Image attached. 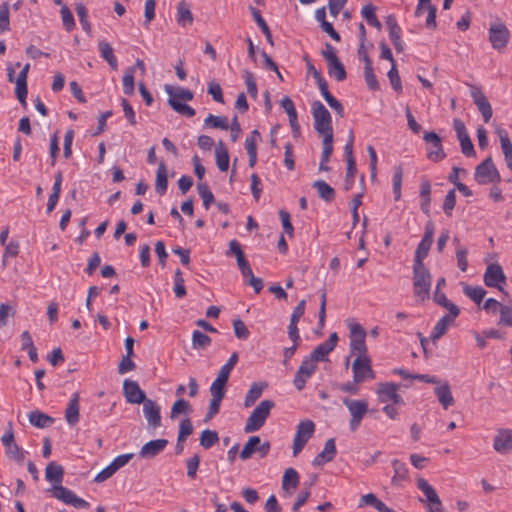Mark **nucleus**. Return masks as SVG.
<instances>
[{
  "label": "nucleus",
  "instance_id": "obj_51",
  "mask_svg": "<svg viewBox=\"0 0 512 512\" xmlns=\"http://www.w3.org/2000/svg\"><path fill=\"white\" fill-rule=\"evenodd\" d=\"M227 380L223 379L222 376L216 377V379L212 382L210 386V393L212 398L223 399L225 397V385Z\"/></svg>",
  "mask_w": 512,
  "mask_h": 512
},
{
  "label": "nucleus",
  "instance_id": "obj_15",
  "mask_svg": "<svg viewBox=\"0 0 512 512\" xmlns=\"http://www.w3.org/2000/svg\"><path fill=\"white\" fill-rule=\"evenodd\" d=\"M425 142L432 146L427 151V158L433 162H439L446 157L441 138L435 132H426L423 136Z\"/></svg>",
  "mask_w": 512,
  "mask_h": 512
},
{
  "label": "nucleus",
  "instance_id": "obj_56",
  "mask_svg": "<svg viewBox=\"0 0 512 512\" xmlns=\"http://www.w3.org/2000/svg\"><path fill=\"white\" fill-rule=\"evenodd\" d=\"M204 124L221 130L229 129L228 119L224 116H215L213 114H209L204 120Z\"/></svg>",
  "mask_w": 512,
  "mask_h": 512
},
{
  "label": "nucleus",
  "instance_id": "obj_39",
  "mask_svg": "<svg viewBox=\"0 0 512 512\" xmlns=\"http://www.w3.org/2000/svg\"><path fill=\"white\" fill-rule=\"evenodd\" d=\"M375 10L376 7L374 5L366 4L361 9V15L363 18H365L369 25L375 27L377 30L380 31L382 29V24L376 17Z\"/></svg>",
  "mask_w": 512,
  "mask_h": 512
},
{
  "label": "nucleus",
  "instance_id": "obj_30",
  "mask_svg": "<svg viewBox=\"0 0 512 512\" xmlns=\"http://www.w3.org/2000/svg\"><path fill=\"white\" fill-rule=\"evenodd\" d=\"M64 470L63 467L56 462H50L45 469V478L54 485L61 484L63 480Z\"/></svg>",
  "mask_w": 512,
  "mask_h": 512
},
{
  "label": "nucleus",
  "instance_id": "obj_36",
  "mask_svg": "<svg viewBox=\"0 0 512 512\" xmlns=\"http://www.w3.org/2000/svg\"><path fill=\"white\" fill-rule=\"evenodd\" d=\"M165 91L169 95L168 99H175L178 101H191L194 97V94L192 91L186 88L178 87L174 89L170 85H165Z\"/></svg>",
  "mask_w": 512,
  "mask_h": 512
},
{
  "label": "nucleus",
  "instance_id": "obj_61",
  "mask_svg": "<svg viewBox=\"0 0 512 512\" xmlns=\"http://www.w3.org/2000/svg\"><path fill=\"white\" fill-rule=\"evenodd\" d=\"M134 67L128 68L123 75V92L126 95L134 93Z\"/></svg>",
  "mask_w": 512,
  "mask_h": 512
},
{
  "label": "nucleus",
  "instance_id": "obj_34",
  "mask_svg": "<svg viewBox=\"0 0 512 512\" xmlns=\"http://www.w3.org/2000/svg\"><path fill=\"white\" fill-rule=\"evenodd\" d=\"M265 388V383L254 382L245 396L244 406L251 407L261 397Z\"/></svg>",
  "mask_w": 512,
  "mask_h": 512
},
{
  "label": "nucleus",
  "instance_id": "obj_23",
  "mask_svg": "<svg viewBox=\"0 0 512 512\" xmlns=\"http://www.w3.org/2000/svg\"><path fill=\"white\" fill-rule=\"evenodd\" d=\"M281 106L283 107V109L286 111V113L288 115L289 123H290L291 129H292L293 136L298 137L300 135V125L298 122V116H297V111H296L294 102L292 101V99L290 97L285 96L281 100Z\"/></svg>",
  "mask_w": 512,
  "mask_h": 512
},
{
  "label": "nucleus",
  "instance_id": "obj_57",
  "mask_svg": "<svg viewBox=\"0 0 512 512\" xmlns=\"http://www.w3.org/2000/svg\"><path fill=\"white\" fill-rule=\"evenodd\" d=\"M60 7H61L60 14H61L63 26L66 31L70 32L75 28L74 16L66 4H64Z\"/></svg>",
  "mask_w": 512,
  "mask_h": 512
},
{
  "label": "nucleus",
  "instance_id": "obj_1",
  "mask_svg": "<svg viewBox=\"0 0 512 512\" xmlns=\"http://www.w3.org/2000/svg\"><path fill=\"white\" fill-rule=\"evenodd\" d=\"M274 406L275 403L272 400L267 399L261 401L248 417L244 431L251 433L260 430L264 426Z\"/></svg>",
  "mask_w": 512,
  "mask_h": 512
},
{
  "label": "nucleus",
  "instance_id": "obj_4",
  "mask_svg": "<svg viewBox=\"0 0 512 512\" xmlns=\"http://www.w3.org/2000/svg\"><path fill=\"white\" fill-rule=\"evenodd\" d=\"M342 402L351 415L349 428L352 432H355L360 427L364 416L368 412V402L365 399L350 398H344Z\"/></svg>",
  "mask_w": 512,
  "mask_h": 512
},
{
  "label": "nucleus",
  "instance_id": "obj_53",
  "mask_svg": "<svg viewBox=\"0 0 512 512\" xmlns=\"http://www.w3.org/2000/svg\"><path fill=\"white\" fill-rule=\"evenodd\" d=\"M168 104L171 108L177 113L184 115L186 117H193L195 115V110L189 106L188 104L182 103L175 99H168Z\"/></svg>",
  "mask_w": 512,
  "mask_h": 512
},
{
  "label": "nucleus",
  "instance_id": "obj_43",
  "mask_svg": "<svg viewBox=\"0 0 512 512\" xmlns=\"http://www.w3.org/2000/svg\"><path fill=\"white\" fill-rule=\"evenodd\" d=\"M433 299L438 305L447 309L452 315H454V316L459 315V313H460L459 308L457 307V305H455L454 303H452L451 301H449L447 299L444 292L435 291Z\"/></svg>",
  "mask_w": 512,
  "mask_h": 512
},
{
  "label": "nucleus",
  "instance_id": "obj_25",
  "mask_svg": "<svg viewBox=\"0 0 512 512\" xmlns=\"http://www.w3.org/2000/svg\"><path fill=\"white\" fill-rule=\"evenodd\" d=\"M386 25L389 30V37L394 45L397 52H402L404 47L401 40V28L397 23L396 17L394 15H388L386 17Z\"/></svg>",
  "mask_w": 512,
  "mask_h": 512
},
{
  "label": "nucleus",
  "instance_id": "obj_29",
  "mask_svg": "<svg viewBox=\"0 0 512 512\" xmlns=\"http://www.w3.org/2000/svg\"><path fill=\"white\" fill-rule=\"evenodd\" d=\"M457 317L458 316H454L450 312L449 314L444 315L434 326L431 333V339L433 341L440 339Z\"/></svg>",
  "mask_w": 512,
  "mask_h": 512
},
{
  "label": "nucleus",
  "instance_id": "obj_54",
  "mask_svg": "<svg viewBox=\"0 0 512 512\" xmlns=\"http://www.w3.org/2000/svg\"><path fill=\"white\" fill-rule=\"evenodd\" d=\"M402 180H403V168L402 166H396L394 168V174H393V193L394 198L396 201H399L401 198V186H402Z\"/></svg>",
  "mask_w": 512,
  "mask_h": 512
},
{
  "label": "nucleus",
  "instance_id": "obj_17",
  "mask_svg": "<svg viewBox=\"0 0 512 512\" xmlns=\"http://www.w3.org/2000/svg\"><path fill=\"white\" fill-rule=\"evenodd\" d=\"M123 393L126 401L130 404H141L148 400L139 384L129 379L124 380Z\"/></svg>",
  "mask_w": 512,
  "mask_h": 512
},
{
  "label": "nucleus",
  "instance_id": "obj_49",
  "mask_svg": "<svg viewBox=\"0 0 512 512\" xmlns=\"http://www.w3.org/2000/svg\"><path fill=\"white\" fill-rule=\"evenodd\" d=\"M192 411L191 405L183 398H179L171 407L170 418L174 419L180 414H187Z\"/></svg>",
  "mask_w": 512,
  "mask_h": 512
},
{
  "label": "nucleus",
  "instance_id": "obj_28",
  "mask_svg": "<svg viewBox=\"0 0 512 512\" xmlns=\"http://www.w3.org/2000/svg\"><path fill=\"white\" fill-rule=\"evenodd\" d=\"M434 393L444 409H448V407L454 404V398L448 382L435 387Z\"/></svg>",
  "mask_w": 512,
  "mask_h": 512
},
{
  "label": "nucleus",
  "instance_id": "obj_27",
  "mask_svg": "<svg viewBox=\"0 0 512 512\" xmlns=\"http://www.w3.org/2000/svg\"><path fill=\"white\" fill-rule=\"evenodd\" d=\"M79 393L75 392L65 409V419L70 426H74L79 422Z\"/></svg>",
  "mask_w": 512,
  "mask_h": 512
},
{
  "label": "nucleus",
  "instance_id": "obj_6",
  "mask_svg": "<svg viewBox=\"0 0 512 512\" xmlns=\"http://www.w3.org/2000/svg\"><path fill=\"white\" fill-rule=\"evenodd\" d=\"M488 32L491 46L498 52L504 51L510 40V31L506 25L500 21L491 23Z\"/></svg>",
  "mask_w": 512,
  "mask_h": 512
},
{
  "label": "nucleus",
  "instance_id": "obj_22",
  "mask_svg": "<svg viewBox=\"0 0 512 512\" xmlns=\"http://www.w3.org/2000/svg\"><path fill=\"white\" fill-rule=\"evenodd\" d=\"M168 440L156 439L145 443L139 452L141 458L151 459L159 455L167 446Z\"/></svg>",
  "mask_w": 512,
  "mask_h": 512
},
{
  "label": "nucleus",
  "instance_id": "obj_35",
  "mask_svg": "<svg viewBox=\"0 0 512 512\" xmlns=\"http://www.w3.org/2000/svg\"><path fill=\"white\" fill-rule=\"evenodd\" d=\"M249 10L251 12V15H252L254 21L257 23V25L261 29L262 33L265 35L267 41L270 43V45H273L274 42H273V38H272V33H271L270 28L267 25L266 21L262 17L260 10H258L257 8H255L253 6H250Z\"/></svg>",
  "mask_w": 512,
  "mask_h": 512
},
{
  "label": "nucleus",
  "instance_id": "obj_60",
  "mask_svg": "<svg viewBox=\"0 0 512 512\" xmlns=\"http://www.w3.org/2000/svg\"><path fill=\"white\" fill-rule=\"evenodd\" d=\"M238 362V353L234 352L229 357L228 361L220 368L218 376H222L223 379H229L230 373Z\"/></svg>",
  "mask_w": 512,
  "mask_h": 512
},
{
  "label": "nucleus",
  "instance_id": "obj_33",
  "mask_svg": "<svg viewBox=\"0 0 512 512\" xmlns=\"http://www.w3.org/2000/svg\"><path fill=\"white\" fill-rule=\"evenodd\" d=\"M168 187V179H167V168L163 161H161L158 165L157 173H156V183L155 189L156 192L160 195L166 193Z\"/></svg>",
  "mask_w": 512,
  "mask_h": 512
},
{
  "label": "nucleus",
  "instance_id": "obj_42",
  "mask_svg": "<svg viewBox=\"0 0 512 512\" xmlns=\"http://www.w3.org/2000/svg\"><path fill=\"white\" fill-rule=\"evenodd\" d=\"M177 21L178 23L185 27L187 24H192L193 22V15L189 8V5L182 1L179 3L177 8Z\"/></svg>",
  "mask_w": 512,
  "mask_h": 512
},
{
  "label": "nucleus",
  "instance_id": "obj_16",
  "mask_svg": "<svg viewBox=\"0 0 512 512\" xmlns=\"http://www.w3.org/2000/svg\"><path fill=\"white\" fill-rule=\"evenodd\" d=\"M143 414L149 430H156L161 426L160 406L152 399L143 403Z\"/></svg>",
  "mask_w": 512,
  "mask_h": 512
},
{
  "label": "nucleus",
  "instance_id": "obj_13",
  "mask_svg": "<svg viewBox=\"0 0 512 512\" xmlns=\"http://www.w3.org/2000/svg\"><path fill=\"white\" fill-rule=\"evenodd\" d=\"M417 487L424 493L427 501L429 502L428 512H444L442 502L438 494L426 479L418 478Z\"/></svg>",
  "mask_w": 512,
  "mask_h": 512
},
{
  "label": "nucleus",
  "instance_id": "obj_14",
  "mask_svg": "<svg viewBox=\"0 0 512 512\" xmlns=\"http://www.w3.org/2000/svg\"><path fill=\"white\" fill-rule=\"evenodd\" d=\"M317 364L312 359L305 358L299 366L293 384L298 391H302L305 388L308 379L315 373Z\"/></svg>",
  "mask_w": 512,
  "mask_h": 512
},
{
  "label": "nucleus",
  "instance_id": "obj_24",
  "mask_svg": "<svg viewBox=\"0 0 512 512\" xmlns=\"http://www.w3.org/2000/svg\"><path fill=\"white\" fill-rule=\"evenodd\" d=\"M337 453L335 439L330 438L325 442L324 449L313 459V466L319 467L331 462Z\"/></svg>",
  "mask_w": 512,
  "mask_h": 512
},
{
  "label": "nucleus",
  "instance_id": "obj_59",
  "mask_svg": "<svg viewBox=\"0 0 512 512\" xmlns=\"http://www.w3.org/2000/svg\"><path fill=\"white\" fill-rule=\"evenodd\" d=\"M197 191H198L199 196L203 200V205H204L205 209H209L210 204L212 202H214L215 199H214V195L211 192L208 184L199 183L197 185Z\"/></svg>",
  "mask_w": 512,
  "mask_h": 512
},
{
  "label": "nucleus",
  "instance_id": "obj_58",
  "mask_svg": "<svg viewBox=\"0 0 512 512\" xmlns=\"http://www.w3.org/2000/svg\"><path fill=\"white\" fill-rule=\"evenodd\" d=\"M10 30L9 3L0 4V33Z\"/></svg>",
  "mask_w": 512,
  "mask_h": 512
},
{
  "label": "nucleus",
  "instance_id": "obj_8",
  "mask_svg": "<svg viewBox=\"0 0 512 512\" xmlns=\"http://www.w3.org/2000/svg\"><path fill=\"white\" fill-rule=\"evenodd\" d=\"M314 431L315 424L312 420H303L298 424L293 440V456H297L302 451Z\"/></svg>",
  "mask_w": 512,
  "mask_h": 512
},
{
  "label": "nucleus",
  "instance_id": "obj_31",
  "mask_svg": "<svg viewBox=\"0 0 512 512\" xmlns=\"http://www.w3.org/2000/svg\"><path fill=\"white\" fill-rule=\"evenodd\" d=\"M98 48L101 57L107 61V63L113 70H116L118 67V61L116 56L114 55V50L112 46L108 42L102 40L99 41Z\"/></svg>",
  "mask_w": 512,
  "mask_h": 512
},
{
  "label": "nucleus",
  "instance_id": "obj_32",
  "mask_svg": "<svg viewBox=\"0 0 512 512\" xmlns=\"http://www.w3.org/2000/svg\"><path fill=\"white\" fill-rule=\"evenodd\" d=\"M216 165L218 169L225 172L229 168V153L222 141H219L215 149Z\"/></svg>",
  "mask_w": 512,
  "mask_h": 512
},
{
  "label": "nucleus",
  "instance_id": "obj_21",
  "mask_svg": "<svg viewBox=\"0 0 512 512\" xmlns=\"http://www.w3.org/2000/svg\"><path fill=\"white\" fill-rule=\"evenodd\" d=\"M238 267L243 277L248 278L247 284L251 286L256 294H259L263 289V280L255 277L249 262L245 259L237 262Z\"/></svg>",
  "mask_w": 512,
  "mask_h": 512
},
{
  "label": "nucleus",
  "instance_id": "obj_5",
  "mask_svg": "<svg viewBox=\"0 0 512 512\" xmlns=\"http://www.w3.org/2000/svg\"><path fill=\"white\" fill-rule=\"evenodd\" d=\"M350 330V352L356 357H369L365 343L366 331L358 323L349 324Z\"/></svg>",
  "mask_w": 512,
  "mask_h": 512
},
{
  "label": "nucleus",
  "instance_id": "obj_52",
  "mask_svg": "<svg viewBox=\"0 0 512 512\" xmlns=\"http://www.w3.org/2000/svg\"><path fill=\"white\" fill-rule=\"evenodd\" d=\"M431 243L427 241H422L418 244V247L415 251L414 264L413 266H425L423 263L424 258L427 257L428 252L431 248Z\"/></svg>",
  "mask_w": 512,
  "mask_h": 512
},
{
  "label": "nucleus",
  "instance_id": "obj_7",
  "mask_svg": "<svg viewBox=\"0 0 512 512\" xmlns=\"http://www.w3.org/2000/svg\"><path fill=\"white\" fill-rule=\"evenodd\" d=\"M474 178L479 184H488L500 181V174L491 157L486 158L476 166Z\"/></svg>",
  "mask_w": 512,
  "mask_h": 512
},
{
  "label": "nucleus",
  "instance_id": "obj_50",
  "mask_svg": "<svg viewBox=\"0 0 512 512\" xmlns=\"http://www.w3.org/2000/svg\"><path fill=\"white\" fill-rule=\"evenodd\" d=\"M260 442L261 440L259 436L250 437L240 452V458L242 460L249 459L252 454L257 451V446L260 444Z\"/></svg>",
  "mask_w": 512,
  "mask_h": 512
},
{
  "label": "nucleus",
  "instance_id": "obj_19",
  "mask_svg": "<svg viewBox=\"0 0 512 512\" xmlns=\"http://www.w3.org/2000/svg\"><path fill=\"white\" fill-rule=\"evenodd\" d=\"M483 280L487 287H495L502 291L500 284L506 282V276L499 264H490L486 268Z\"/></svg>",
  "mask_w": 512,
  "mask_h": 512
},
{
  "label": "nucleus",
  "instance_id": "obj_62",
  "mask_svg": "<svg viewBox=\"0 0 512 512\" xmlns=\"http://www.w3.org/2000/svg\"><path fill=\"white\" fill-rule=\"evenodd\" d=\"M243 77L245 80L248 94L252 98L256 99L257 95H258V90H257V85H256V81H255V77H254L253 73L248 70H245Z\"/></svg>",
  "mask_w": 512,
  "mask_h": 512
},
{
  "label": "nucleus",
  "instance_id": "obj_44",
  "mask_svg": "<svg viewBox=\"0 0 512 512\" xmlns=\"http://www.w3.org/2000/svg\"><path fill=\"white\" fill-rule=\"evenodd\" d=\"M364 78L370 90L377 91L379 89V83L374 73L371 59H366V65H364Z\"/></svg>",
  "mask_w": 512,
  "mask_h": 512
},
{
  "label": "nucleus",
  "instance_id": "obj_37",
  "mask_svg": "<svg viewBox=\"0 0 512 512\" xmlns=\"http://www.w3.org/2000/svg\"><path fill=\"white\" fill-rule=\"evenodd\" d=\"M29 422L35 427L46 428L53 424L54 419L40 411H32L29 414Z\"/></svg>",
  "mask_w": 512,
  "mask_h": 512
},
{
  "label": "nucleus",
  "instance_id": "obj_41",
  "mask_svg": "<svg viewBox=\"0 0 512 512\" xmlns=\"http://www.w3.org/2000/svg\"><path fill=\"white\" fill-rule=\"evenodd\" d=\"M299 484V474L294 468H288L285 470L282 479V488L284 491H288L290 488L295 489Z\"/></svg>",
  "mask_w": 512,
  "mask_h": 512
},
{
  "label": "nucleus",
  "instance_id": "obj_10",
  "mask_svg": "<svg viewBox=\"0 0 512 512\" xmlns=\"http://www.w3.org/2000/svg\"><path fill=\"white\" fill-rule=\"evenodd\" d=\"M353 380L361 383L375 378V372L372 369L370 357H356L352 363Z\"/></svg>",
  "mask_w": 512,
  "mask_h": 512
},
{
  "label": "nucleus",
  "instance_id": "obj_47",
  "mask_svg": "<svg viewBox=\"0 0 512 512\" xmlns=\"http://www.w3.org/2000/svg\"><path fill=\"white\" fill-rule=\"evenodd\" d=\"M219 441L218 433L214 430L205 429L200 436V445L204 449H210Z\"/></svg>",
  "mask_w": 512,
  "mask_h": 512
},
{
  "label": "nucleus",
  "instance_id": "obj_48",
  "mask_svg": "<svg viewBox=\"0 0 512 512\" xmlns=\"http://www.w3.org/2000/svg\"><path fill=\"white\" fill-rule=\"evenodd\" d=\"M495 133L499 137L504 157L507 155H512V143L510 141L508 132L505 129L498 126L496 127Z\"/></svg>",
  "mask_w": 512,
  "mask_h": 512
},
{
  "label": "nucleus",
  "instance_id": "obj_26",
  "mask_svg": "<svg viewBox=\"0 0 512 512\" xmlns=\"http://www.w3.org/2000/svg\"><path fill=\"white\" fill-rule=\"evenodd\" d=\"M512 433L509 429H499L494 438L493 448L496 452L505 454L511 449Z\"/></svg>",
  "mask_w": 512,
  "mask_h": 512
},
{
  "label": "nucleus",
  "instance_id": "obj_45",
  "mask_svg": "<svg viewBox=\"0 0 512 512\" xmlns=\"http://www.w3.org/2000/svg\"><path fill=\"white\" fill-rule=\"evenodd\" d=\"M313 187L317 189L319 196L327 201L331 202L335 198L334 189L323 180H317L313 183Z\"/></svg>",
  "mask_w": 512,
  "mask_h": 512
},
{
  "label": "nucleus",
  "instance_id": "obj_40",
  "mask_svg": "<svg viewBox=\"0 0 512 512\" xmlns=\"http://www.w3.org/2000/svg\"><path fill=\"white\" fill-rule=\"evenodd\" d=\"M462 286L464 294L476 304H480L486 295V290L481 286H470L465 283Z\"/></svg>",
  "mask_w": 512,
  "mask_h": 512
},
{
  "label": "nucleus",
  "instance_id": "obj_64",
  "mask_svg": "<svg viewBox=\"0 0 512 512\" xmlns=\"http://www.w3.org/2000/svg\"><path fill=\"white\" fill-rule=\"evenodd\" d=\"M500 319L498 324L503 326L512 327V307L511 306H500Z\"/></svg>",
  "mask_w": 512,
  "mask_h": 512
},
{
  "label": "nucleus",
  "instance_id": "obj_63",
  "mask_svg": "<svg viewBox=\"0 0 512 512\" xmlns=\"http://www.w3.org/2000/svg\"><path fill=\"white\" fill-rule=\"evenodd\" d=\"M233 330L238 339L246 340L250 336L247 326L239 318L233 320Z\"/></svg>",
  "mask_w": 512,
  "mask_h": 512
},
{
  "label": "nucleus",
  "instance_id": "obj_9",
  "mask_svg": "<svg viewBox=\"0 0 512 512\" xmlns=\"http://www.w3.org/2000/svg\"><path fill=\"white\" fill-rule=\"evenodd\" d=\"M51 495L62 501L67 505H72L75 508H87L89 503L82 498H79L73 491L68 488L59 485H54L50 490H48Z\"/></svg>",
  "mask_w": 512,
  "mask_h": 512
},
{
  "label": "nucleus",
  "instance_id": "obj_2",
  "mask_svg": "<svg viewBox=\"0 0 512 512\" xmlns=\"http://www.w3.org/2000/svg\"><path fill=\"white\" fill-rule=\"evenodd\" d=\"M312 116L314 129L319 135L333 134L331 114L322 102L316 100L312 103Z\"/></svg>",
  "mask_w": 512,
  "mask_h": 512
},
{
  "label": "nucleus",
  "instance_id": "obj_20",
  "mask_svg": "<svg viewBox=\"0 0 512 512\" xmlns=\"http://www.w3.org/2000/svg\"><path fill=\"white\" fill-rule=\"evenodd\" d=\"M471 96L478 110L481 112L484 122L488 123L493 115V110L487 97L479 88L476 87L472 88Z\"/></svg>",
  "mask_w": 512,
  "mask_h": 512
},
{
  "label": "nucleus",
  "instance_id": "obj_11",
  "mask_svg": "<svg viewBox=\"0 0 512 512\" xmlns=\"http://www.w3.org/2000/svg\"><path fill=\"white\" fill-rule=\"evenodd\" d=\"M1 441L5 447L6 455L9 459L22 463L25 458V451H23L16 443L14 439V433L12 429V423L9 422L8 431L1 437Z\"/></svg>",
  "mask_w": 512,
  "mask_h": 512
},
{
  "label": "nucleus",
  "instance_id": "obj_38",
  "mask_svg": "<svg viewBox=\"0 0 512 512\" xmlns=\"http://www.w3.org/2000/svg\"><path fill=\"white\" fill-rule=\"evenodd\" d=\"M392 466L394 469L392 484L400 485L402 481L408 478V468L405 463L399 461L398 459H394L392 461Z\"/></svg>",
  "mask_w": 512,
  "mask_h": 512
},
{
  "label": "nucleus",
  "instance_id": "obj_3",
  "mask_svg": "<svg viewBox=\"0 0 512 512\" xmlns=\"http://www.w3.org/2000/svg\"><path fill=\"white\" fill-rule=\"evenodd\" d=\"M431 274L425 266H413V291L416 298L423 302L429 299Z\"/></svg>",
  "mask_w": 512,
  "mask_h": 512
},
{
  "label": "nucleus",
  "instance_id": "obj_18",
  "mask_svg": "<svg viewBox=\"0 0 512 512\" xmlns=\"http://www.w3.org/2000/svg\"><path fill=\"white\" fill-rule=\"evenodd\" d=\"M337 341V333H331L329 338L325 342L319 344L307 358L312 359L314 363H316L317 361L327 360V356L329 355V353L333 351L334 348L336 347Z\"/></svg>",
  "mask_w": 512,
  "mask_h": 512
},
{
  "label": "nucleus",
  "instance_id": "obj_55",
  "mask_svg": "<svg viewBox=\"0 0 512 512\" xmlns=\"http://www.w3.org/2000/svg\"><path fill=\"white\" fill-rule=\"evenodd\" d=\"M211 342V338L199 330H195L192 334V347L194 349H205Z\"/></svg>",
  "mask_w": 512,
  "mask_h": 512
},
{
  "label": "nucleus",
  "instance_id": "obj_12",
  "mask_svg": "<svg viewBox=\"0 0 512 512\" xmlns=\"http://www.w3.org/2000/svg\"><path fill=\"white\" fill-rule=\"evenodd\" d=\"M399 388L400 385L393 382L378 384L377 394L379 401L381 403H387L388 401H391L395 405H403V398L398 393Z\"/></svg>",
  "mask_w": 512,
  "mask_h": 512
},
{
  "label": "nucleus",
  "instance_id": "obj_46",
  "mask_svg": "<svg viewBox=\"0 0 512 512\" xmlns=\"http://www.w3.org/2000/svg\"><path fill=\"white\" fill-rule=\"evenodd\" d=\"M327 67H328V74L331 77H334L337 81H343L346 79L347 74H346L345 68H344L343 64L341 63V61L339 60V58L327 63Z\"/></svg>",
  "mask_w": 512,
  "mask_h": 512
}]
</instances>
